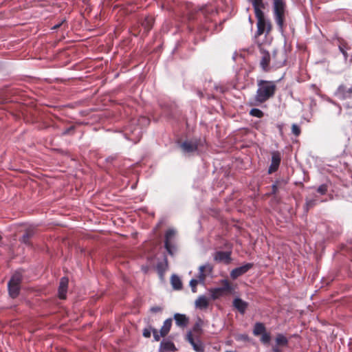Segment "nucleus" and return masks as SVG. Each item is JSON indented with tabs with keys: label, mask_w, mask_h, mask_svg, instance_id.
I'll return each instance as SVG.
<instances>
[{
	"label": "nucleus",
	"mask_w": 352,
	"mask_h": 352,
	"mask_svg": "<svg viewBox=\"0 0 352 352\" xmlns=\"http://www.w3.org/2000/svg\"><path fill=\"white\" fill-rule=\"evenodd\" d=\"M336 96L342 100L351 98L352 85H340L336 92Z\"/></svg>",
	"instance_id": "9d476101"
},
{
	"label": "nucleus",
	"mask_w": 352,
	"mask_h": 352,
	"mask_svg": "<svg viewBox=\"0 0 352 352\" xmlns=\"http://www.w3.org/2000/svg\"><path fill=\"white\" fill-rule=\"evenodd\" d=\"M65 20L63 19L60 23H58V24L54 25L52 29V30H57V29H58L59 28H60L65 23Z\"/></svg>",
	"instance_id": "37998d69"
},
{
	"label": "nucleus",
	"mask_w": 352,
	"mask_h": 352,
	"mask_svg": "<svg viewBox=\"0 0 352 352\" xmlns=\"http://www.w3.org/2000/svg\"><path fill=\"white\" fill-rule=\"evenodd\" d=\"M150 311H151L152 313H157V312H160V311H162V307H158V306L152 307L150 309Z\"/></svg>",
	"instance_id": "79ce46f5"
},
{
	"label": "nucleus",
	"mask_w": 352,
	"mask_h": 352,
	"mask_svg": "<svg viewBox=\"0 0 352 352\" xmlns=\"http://www.w3.org/2000/svg\"><path fill=\"white\" fill-rule=\"evenodd\" d=\"M174 319L176 324L182 328L186 327L189 322V318L185 314H175Z\"/></svg>",
	"instance_id": "aec40b11"
},
{
	"label": "nucleus",
	"mask_w": 352,
	"mask_h": 352,
	"mask_svg": "<svg viewBox=\"0 0 352 352\" xmlns=\"http://www.w3.org/2000/svg\"><path fill=\"white\" fill-rule=\"evenodd\" d=\"M1 239H2V237H1V236L0 235V241H1Z\"/></svg>",
	"instance_id": "de8ad7c7"
},
{
	"label": "nucleus",
	"mask_w": 352,
	"mask_h": 352,
	"mask_svg": "<svg viewBox=\"0 0 352 352\" xmlns=\"http://www.w3.org/2000/svg\"><path fill=\"white\" fill-rule=\"evenodd\" d=\"M249 113L250 116H252L253 117L258 118H261L264 116V113L261 110L256 109V108L252 109L250 111Z\"/></svg>",
	"instance_id": "473e14b6"
},
{
	"label": "nucleus",
	"mask_w": 352,
	"mask_h": 352,
	"mask_svg": "<svg viewBox=\"0 0 352 352\" xmlns=\"http://www.w3.org/2000/svg\"><path fill=\"white\" fill-rule=\"evenodd\" d=\"M260 66L263 72H268L270 70V63L271 60V56L267 51L265 50L262 47H260Z\"/></svg>",
	"instance_id": "1a4fd4ad"
},
{
	"label": "nucleus",
	"mask_w": 352,
	"mask_h": 352,
	"mask_svg": "<svg viewBox=\"0 0 352 352\" xmlns=\"http://www.w3.org/2000/svg\"><path fill=\"white\" fill-rule=\"evenodd\" d=\"M153 327H150L148 329H144L143 330L142 335L144 338H148L151 337Z\"/></svg>",
	"instance_id": "a19ab883"
},
{
	"label": "nucleus",
	"mask_w": 352,
	"mask_h": 352,
	"mask_svg": "<svg viewBox=\"0 0 352 352\" xmlns=\"http://www.w3.org/2000/svg\"><path fill=\"white\" fill-rule=\"evenodd\" d=\"M74 131H75V126H71L69 128L66 129L62 133V135H67L73 134L74 133Z\"/></svg>",
	"instance_id": "ea45409f"
},
{
	"label": "nucleus",
	"mask_w": 352,
	"mask_h": 352,
	"mask_svg": "<svg viewBox=\"0 0 352 352\" xmlns=\"http://www.w3.org/2000/svg\"><path fill=\"white\" fill-rule=\"evenodd\" d=\"M199 281L197 278H192L190 281V286L191 287V290L193 293L197 292V286Z\"/></svg>",
	"instance_id": "e433bc0d"
},
{
	"label": "nucleus",
	"mask_w": 352,
	"mask_h": 352,
	"mask_svg": "<svg viewBox=\"0 0 352 352\" xmlns=\"http://www.w3.org/2000/svg\"><path fill=\"white\" fill-rule=\"evenodd\" d=\"M272 58L274 65L276 67H280L285 65V54L282 52L274 51Z\"/></svg>",
	"instance_id": "dca6fc26"
},
{
	"label": "nucleus",
	"mask_w": 352,
	"mask_h": 352,
	"mask_svg": "<svg viewBox=\"0 0 352 352\" xmlns=\"http://www.w3.org/2000/svg\"><path fill=\"white\" fill-rule=\"evenodd\" d=\"M152 333L153 335V338L155 341L158 342L160 340L162 336H160V333H159L158 331L155 328L152 329Z\"/></svg>",
	"instance_id": "58836bf2"
},
{
	"label": "nucleus",
	"mask_w": 352,
	"mask_h": 352,
	"mask_svg": "<svg viewBox=\"0 0 352 352\" xmlns=\"http://www.w3.org/2000/svg\"><path fill=\"white\" fill-rule=\"evenodd\" d=\"M281 162V155L278 151H274L272 153L271 164L268 168V173L272 174L276 172L280 166Z\"/></svg>",
	"instance_id": "f8f14e48"
},
{
	"label": "nucleus",
	"mask_w": 352,
	"mask_h": 352,
	"mask_svg": "<svg viewBox=\"0 0 352 352\" xmlns=\"http://www.w3.org/2000/svg\"><path fill=\"white\" fill-rule=\"evenodd\" d=\"M177 349L175 346V344L171 341H162L160 343V352L175 351Z\"/></svg>",
	"instance_id": "4be33fe9"
},
{
	"label": "nucleus",
	"mask_w": 352,
	"mask_h": 352,
	"mask_svg": "<svg viewBox=\"0 0 352 352\" xmlns=\"http://www.w3.org/2000/svg\"><path fill=\"white\" fill-rule=\"evenodd\" d=\"M347 51L348 50H344V51H341V52L342 53V54L344 55V57L345 58L346 60H347L348 59V53H347Z\"/></svg>",
	"instance_id": "49530a36"
},
{
	"label": "nucleus",
	"mask_w": 352,
	"mask_h": 352,
	"mask_svg": "<svg viewBox=\"0 0 352 352\" xmlns=\"http://www.w3.org/2000/svg\"><path fill=\"white\" fill-rule=\"evenodd\" d=\"M175 236L176 231L174 229L170 228L165 233L164 248L171 256L176 250Z\"/></svg>",
	"instance_id": "6e6552de"
},
{
	"label": "nucleus",
	"mask_w": 352,
	"mask_h": 352,
	"mask_svg": "<svg viewBox=\"0 0 352 352\" xmlns=\"http://www.w3.org/2000/svg\"><path fill=\"white\" fill-rule=\"evenodd\" d=\"M327 190L328 186L327 184H322L317 188V192L321 195H325Z\"/></svg>",
	"instance_id": "4c0bfd02"
},
{
	"label": "nucleus",
	"mask_w": 352,
	"mask_h": 352,
	"mask_svg": "<svg viewBox=\"0 0 352 352\" xmlns=\"http://www.w3.org/2000/svg\"><path fill=\"white\" fill-rule=\"evenodd\" d=\"M221 283L222 285V287H217V288L221 291L223 296L225 294L232 293V292L233 291L234 289H233L231 283L227 279L222 280L221 281Z\"/></svg>",
	"instance_id": "393cba45"
},
{
	"label": "nucleus",
	"mask_w": 352,
	"mask_h": 352,
	"mask_svg": "<svg viewBox=\"0 0 352 352\" xmlns=\"http://www.w3.org/2000/svg\"><path fill=\"white\" fill-rule=\"evenodd\" d=\"M170 282L173 287L175 289L179 290L182 287V283L179 277L177 275H173L170 278Z\"/></svg>",
	"instance_id": "7c9ffc66"
},
{
	"label": "nucleus",
	"mask_w": 352,
	"mask_h": 352,
	"mask_svg": "<svg viewBox=\"0 0 352 352\" xmlns=\"http://www.w3.org/2000/svg\"><path fill=\"white\" fill-rule=\"evenodd\" d=\"M233 307L237 309L241 314H244L248 307V303L241 298H236L233 300Z\"/></svg>",
	"instance_id": "6ab92c4d"
},
{
	"label": "nucleus",
	"mask_w": 352,
	"mask_h": 352,
	"mask_svg": "<svg viewBox=\"0 0 352 352\" xmlns=\"http://www.w3.org/2000/svg\"><path fill=\"white\" fill-rule=\"evenodd\" d=\"M68 287V278L66 277H63L60 279V285L58 287V297L60 299H65L66 294L67 291Z\"/></svg>",
	"instance_id": "a211bd4d"
},
{
	"label": "nucleus",
	"mask_w": 352,
	"mask_h": 352,
	"mask_svg": "<svg viewBox=\"0 0 352 352\" xmlns=\"http://www.w3.org/2000/svg\"><path fill=\"white\" fill-rule=\"evenodd\" d=\"M253 267V263H246L244 265L233 269L230 272V277L236 279L238 277L245 274Z\"/></svg>",
	"instance_id": "ddd939ff"
},
{
	"label": "nucleus",
	"mask_w": 352,
	"mask_h": 352,
	"mask_svg": "<svg viewBox=\"0 0 352 352\" xmlns=\"http://www.w3.org/2000/svg\"><path fill=\"white\" fill-rule=\"evenodd\" d=\"M209 305V300L205 296H200L195 300V306L196 307L204 309H206Z\"/></svg>",
	"instance_id": "bb28decb"
},
{
	"label": "nucleus",
	"mask_w": 352,
	"mask_h": 352,
	"mask_svg": "<svg viewBox=\"0 0 352 352\" xmlns=\"http://www.w3.org/2000/svg\"><path fill=\"white\" fill-rule=\"evenodd\" d=\"M286 4L283 0H274L273 12L274 19L280 31H283L285 25V12Z\"/></svg>",
	"instance_id": "7ed1b4c3"
},
{
	"label": "nucleus",
	"mask_w": 352,
	"mask_h": 352,
	"mask_svg": "<svg viewBox=\"0 0 352 352\" xmlns=\"http://www.w3.org/2000/svg\"><path fill=\"white\" fill-rule=\"evenodd\" d=\"M155 19L152 16H146L141 22V25L144 28L143 34L147 35L149 31L153 28Z\"/></svg>",
	"instance_id": "f3484780"
},
{
	"label": "nucleus",
	"mask_w": 352,
	"mask_h": 352,
	"mask_svg": "<svg viewBox=\"0 0 352 352\" xmlns=\"http://www.w3.org/2000/svg\"><path fill=\"white\" fill-rule=\"evenodd\" d=\"M273 352H282L281 349L279 348V346L276 345L272 347Z\"/></svg>",
	"instance_id": "a18cd8bd"
},
{
	"label": "nucleus",
	"mask_w": 352,
	"mask_h": 352,
	"mask_svg": "<svg viewBox=\"0 0 352 352\" xmlns=\"http://www.w3.org/2000/svg\"><path fill=\"white\" fill-rule=\"evenodd\" d=\"M276 344L279 346H286L288 344L289 340L286 336L282 333H278L276 337Z\"/></svg>",
	"instance_id": "c756f323"
},
{
	"label": "nucleus",
	"mask_w": 352,
	"mask_h": 352,
	"mask_svg": "<svg viewBox=\"0 0 352 352\" xmlns=\"http://www.w3.org/2000/svg\"><path fill=\"white\" fill-rule=\"evenodd\" d=\"M212 267L210 264L201 265L199 268L197 280L200 283H204L206 277L212 272Z\"/></svg>",
	"instance_id": "4468645a"
},
{
	"label": "nucleus",
	"mask_w": 352,
	"mask_h": 352,
	"mask_svg": "<svg viewBox=\"0 0 352 352\" xmlns=\"http://www.w3.org/2000/svg\"><path fill=\"white\" fill-rule=\"evenodd\" d=\"M338 47H339V50H340V52L341 51L350 50H351V47L344 40L339 41Z\"/></svg>",
	"instance_id": "f704fd0d"
},
{
	"label": "nucleus",
	"mask_w": 352,
	"mask_h": 352,
	"mask_svg": "<svg viewBox=\"0 0 352 352\" xmlns=\"http://www.w3.org/2000/svg\"><path fill=\"white\" fill-rule=\"evenodd\" d=\"M34 234V232L33 230H32V229L26 230L21 239V241L25 244L30 245V239L33 236Z\"/></svg>",
	"instance_id": "c85d7f7f"
},
{
	"label": "nucleus",
	"mask_w": 352,
	"mask_h": 352,
	"mask_svg": "<svg viewBox=\"0 0 352 352\" xmlns=\"http://www.w3.org/2000/svg\"><path fill=\"white\" fill-rule=\"evenodd\" d=\"M292 133L296 137L299 136L301 133V129L296 124L292 125Z\"/></svg>",
	"instance_id": "c9c22d12"
},
{
	"label": "nucleus",
	"mask_w": 352,
	"mask_h": 352,
	"mask_svg": "<svg viewBox=\"0 0 352 352\" xmlns=\"http://www.w3.org/2000/svg\"><path fill=\"white\" fill-rule=\"evenodd\" d=\"M252 3L254 10L255 14H260L264 13L262 9L265 8L263 0H252Z\"/></svg>",
	"instance_id": "cd10ccee"
},
{
	"label": "nucleus",
	"mask_w": 352,
	"mask_h": 352,
	"mask_svg": "<svg viewBox=\"0 0 352 352\" xmlns=\"http://www.w3.org/2000/svg\"><path fill=\"white\" fill-rule=\"evenodd\" d=\"M210 292L211 294V298L212 300H216L222 296V294L221 291L217 287L210 289Z\"/></svg>",
	"instance_id": "72a5a7b5"
},
{
	"label": "nucleus",
	"mask_w": 352,
	"mask_h": 352,
	"mask_svg": "<svg viewBox=\"0 0 352 352\" xmlns=\"http://www.w3.org/2000/svg\"><path fill=\"white\" fill-rule=\"evenodd\" d=\"M205 140L195 138L190 140H186L180 144V148L184 153H192L197 151L199 147L204 146Z\"/></svg>",
	"instance_id": "39448f33"
},
{
	"label": "nucleus",
	"mask_w": 352,
	"mask_h": 352,
	"mask_svg": "<svg viewBox=\"0 0 352 352\" xmlns=\"http://www.w3.org/2000/svg\"><path fill=\"white\" fill-rule=\"evenodd\" d=\"M186 340L192 345L193 349L196 352H205V346L204 343L199 339L195 340L190 331H189L186 335Z\"/></svg>",
	"instance_id": "9b49d317"
},
{
	"label": "nucleus",
	"mask_w": 352,
	"mask_h": 352,
	"mask_svg": "<svg viewBox=\"0 0 352 352\" xmlns=\"http://www.w3.org/2000/svg\"><path fill=\"white\" fill-rule=\"evenodd\" d=\"M214 259L217 262H223L228 264L231 261V252L218 251L214 254Z\"/></svg>",
	"instance_id": "2eb2a0df"
},
{
	"label": "nucleus",
	"mask_w": 352,
	"mask_h": 352,
	"mask_svg": "<svg viewBox=\"0 0 352 352\" xmlns=\"http://www.w3.org/2000/svg\"><path fill=\"white\" fill-rule=\"evenodd\" d=\"M22 275L19 272L14 273L8 283V292L11 298H15L19 295Z\"/></svg>",
	"instance_id": "20e7f679"
},
{
	"label": "nucleus",
	"mask_w": 352,
	"mask_h": 352,
	"mask_svg": "<svg viewBox=\"0 0 352 352\" xmlns=\"http://www.w3.org/2000/svg\"><path fill=\"white\" fill-rule=\"evenodd\" d=\"M318 203L317 199H306V202L304 206L305 212H308L310 208L314 207Z\"/></svg>",
	"instance_id": "2f4dec72"
},
{
	"label": "nucleus",
	"mask_w": 352,
	"mask_h": 352,
	"mask_svg": "<svg viewBox=\"0 0 352 352\" xmlns=\"http://www.w3.org/2000/svg\"><path fill=\"white\" fill-rule=\"evenodd\" d=\"M287 184V180L285 179H280L276 180L274 184L272 186V195H276L279 189L283 188Z\"/></svg>",
	"instance_id": "412c9836"
},
{
	"label": "nucleus",
	"mask_w": 352,
	"mask_h": 352,
	"mask_svg": "<svg viewBox=\"0 0 352 352\" xmlns=\"http://www.w3.org/2000/svg\"><path fill=\"white\" fill-rule=\"evenodd\" d=\"M193 331L195 332H200L201 331V328H200V326L199 324H195L193 327Z\"/></svg>",
	"instance_id": "c03bdc74"
},
{
	"label": "nucleus",
	"mask_w": 352,
	"mask_h": 352,
	"mask_svg": "<svg viewBox=\"0 0 352 352\" xmlns=\"http://www.w3.org/2000/svg\"><path fill=\"white\" fill-rule=\"evenodd\" d=\"M221 283L222 285V287H217V288L221 291L223 296L225 294L232 293V292L233 291L234 289H233L231 283L227 279L222 280L221 281Z\"/></svg>",
	"instance_id": "b1692460"
},
{
	"label": "nucleus",
	"mask_w": 352,
	"mask_h": 352,
	"mask_svg": "<svg viewBox=\"0 0 352 352\" xmlns=\"http://www.w3.org/2000/svg\"><path fill=\"white\" fill-rule=\"evenodd\" d=\"M257 87L253 101L250 104L251 106L261 104L274 98L277 90L276 82L273 80H258Z\"/></svg>",
	"instance_id": "f257e3e1"
},
{
	"label": "nucleus",
	"mask_w": 352,
	"mask_h": 352,
	"mask_svg": "<svg viewBox=\"0 0 352 352\" xmlns=\"http://www.w3.org/2000/svg\"><path fill=\"white\" fill-rule=\"evenodd\" d=\"M221 283L222 285V287H217V288L221 291L223 296L225 294L232 293V292L233 291L234 289H233L231 283L227 279L222 280L221 281Z\"/></svg>",
	"instance_id": "5701e85b"
},
{
	"label": "nucleus",
	"mask_w": 352,
	"mask_h": 352,
	"mask_svg": "<svg viewBox=\"0 0 352 352\" xmlns=\"http://www.w3.org/2000/svg\"><path fill=\"white\" fill-rule=\"evenodd\" d=\"M255 16L257 19L256 36H259L264 33L268 34L272 30V25L269 21L266 20L264 13L255 14Z\"/></svg>",
	"instance_id": "0eeeda50"
},
{
	"label": "nucleus",
	"mask_w": 352,
	"mask_h": 352,
	"mask_svg": "<svg viewBox=\"0 0 352 352\" xmlns=\"http://www.w3.org/2000/svg\"><path fill=\"white\" fill-rule=\"evenodd\" d=\"M138 122L148 124L149 120L146 117H142L138 120H132L131 123L126 127L124 131L126 138L134 143L138 142L142 136V129L139 126Z\"/></svg>",
	"instance_id": "f03ea898"
},
{
	"label": "nucleus",
	"mask_w": 352,
	"mask_h": 352,
	"mask_svg": "<svg viewBox=\"0 0 352 352\" xmlns=\"http://www.w3.org/2000/svg\"><path fill=\"white\" fill-rule=\"evenodd\" d=\"M172 318H168L164 322V324L160 330V336L165 337L168 334L172 326Z\"/></svg>",
	"instance_id": "a878e982"
},
{
	"label": "nucleus",
	"mask_w": 352,
	"mask_h": 352,
	"mask_svg": "<svg viewBox=\"0 0 352 352\" xmlns=\"http://www.w3.org/2000/svg\"><path fill=\"white\" fill-rule=\"evenodd\" d=\"M253 334L255 336H261L260 341L262 344H269L271 340V334L267 332L265 324L262 322H256L253 328Z\"/></svg>",
	"instance_id": "423d86ee"
}]
</instances>
